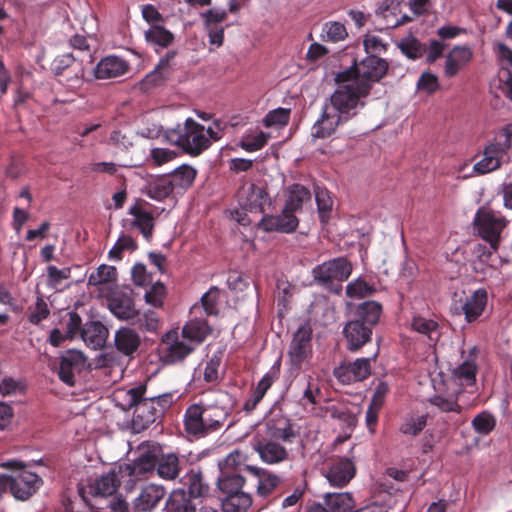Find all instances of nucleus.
Returning <instances> with one entry per match:
<instances>
[{
  "instance_id": "nucleus-44",
  "label": "nucleus",
  "mask_w": 512,
  "mask_h": 512,
  "mask_svg": "<svg viewBox=\"0 0 512 512\" xmlns=\"http://www.w3.org/2000/svg\"><path fill=\"white\" fill-rule=\"evenodd\" d=\"M196 175L197 171L193 167L182 165L175 169L169 176L175 189H187L194 183Z\"/></svg>"
},
{
  "instance_id": "nucleus-56",
  "label": "nucleus",
  "mask_w": 512,
  "mask_h": 512,
  "mask_svg": "<svg viewBox=\"0 0 512 512\" xmlns=\"http://www.w3.org/2000/svg\"><path fill=\"white\" fill-rule=\"evenodd\" d=\"M280 360L276 361L271 370L267 372L258 382L256 388L253 390L255 393L264 397L266 392L270 389L272 384L278 379L280 372Z\"/></svg>"
},
{
  "instance_id": "nucleus-30",
  "label": "nucleus",
  "mask_w": 512,
  "mask_h": 512,
  "mask_svg": "<svg viewBox=\"0 0 512 512\" xmlns=\"http://www.w3.org/2000/svg\"><path fill=\"white\" fill-rule=\"evenodd\" d=\"M114 341L116 349L126 356L136 352L141 343L140 336L128 327L117 330Z\"/></svg>"
},
{
  "instance_id": "nucleus-4",
  "label": "nucleus",
  "mask_w": 512,
  "mask_h": 512,
  "mask_svg": "<svg viewBox=\"0 0 512 512\" xmlns=\"http://www.w3.org/2000/svg\"><path fill=\"white\" fill-rule=\"evenodd\" d=\"M168 140L182 149L189 156L197 157L210 146V139L205 134V127L193 118H187L183 124L167 132Z\"/></svg>"
},
{
  "instance_id": "nucleus-11",
  "label": "nucleus",
  "mask_w": 512,
  "mask_h": 512,
  "mask_svg": "<svg viewBox=\"0 0 512 512\" xmlns=\"http://www.w3.org/2000/svg\"><path fill=\"white\" fill-rule=\"evenodd\" d=\"M51 70L55 76L63 77L60 82H65L71 88L82 85L84 67L72 53L57 56L51 63Z\"/></svg>"
},
{
  "instance_id": "nucleus-35",
  "label": "nucleus",
  "mask_w": 512,
  "mask_h": 512,
  "mask_svg": "<svg viewBox=\"0 0 512 512\" xmlns=\"http://www.w3.org/2000/svg\"><path fill=\"white\" fill-rule=\"evenodd\" d=\"M211 327L205 319H192L188 321L183 329V338L196 343H202L210 334Z\"/></svg>"
},
{
  "instance_id": "nucleus-60",
  "label": "nucleus",
  "mask_w": 512,
  "mask_h": 512,
  "mask_svg": "<svg viewBox=\"0 0 512 512\" xmlns=\"http://www.w3.org/2000/svg\"><path fill=\"white\" fill-rule=\"evenodd\" d=\"M269 134L260 131L257 135L248 137L240 142V147L247 152H255L262 149L268 142Z\"/></svg>"
},
{
  "instance_id": "nucleus-48",
  "label": "nucleus",
  "mask_w": 512,
  "mask_h": 512,
  "mask_svg": "<svg viewBox=\"0 0 512 512\" xmlns=\"http://www.w3.org/2000/svg\"><path fill=\"white\" fill-rule=\"evenodd\" d=\"M174 190L175 187L171 181V178L169 175H167L154 181V183L149 188L148 195L152 199L161 201L169 197Z\"/></svg>"
},
{
  "instance_id": "nucleus-15",
  "label": "nucleus",
  "mask_w": 512,
  "mask_h": 512,
  "mask_svg": "<svg viewBox=\"0 0 512 512\" xmlns=\"http://www.w3.org/2000/svg\"><path fill=\"white\" fill-rule=\"evenodd\" d=\"M203 413L202 403L189 405L184 413V430L188 435L197 439L204 438L213 433Z\"/></svg>"
},
{
  "instance_id": "nucleus-49",
  "label": "nucleus",
  "mask_w": 512,
  "mask_h": 512,
  "mask_svg": "<svg viewBox=\"0 0 512 512\" xmlns=\"http://www.w3.org/2000/svg\"><path fill=\"white\" fill-rule=\"evenodd\" d=\"M244 456L239 450L229 453L223 460L219 461L220 474H241Z\"/></svg>"
},
{
  "instance_id": "nucleus-10",
  "label": "nucleus",
  "mask_w": 512,
  "mask_h": 512,
  "mask_svg": "<svg viewBox=\"0 0 512 512\" xmlns=\"http://www.w3.org/2000/svg\"><path fill=\"white\" fill-rule=\"evenodd\" d=\"M487 302L488 294L483 288L477 289L471 295L456 292L453 295L450 310L454 315H464L467 323H473L484 313Z\"/></svg>"
},
{
  "instance_id": "nucleus-42",
  "label": "nucleus",
  "mask_w": 512,
  "mask_h": 512,
  "mask_svg": "<svg viewBox=\"0 0 512 512\" xmlns=\"http://www.w3.org/2000/svg\"><path fill=\"white\" fill-rule=\"evenodd\" d=\"M397 47L403 55L414 61L420 59L426 52V46L412 35L402 38L397 43Z\"/></svg>"
},
{
  "instance_id": "nucleus-26",
  "label": "nucleus",
  "mask_w": 512,
  "mask_h": 512,
  "mask_svg": "<svg viewBox=\"0 0 512 512\" xmlns=\"http://www.w3.org/2000/svg\"><path fill=\"white\" fill-rule=\"evenodd\" d=\"M110 311L119 319L129 320L138 315L134 301L129 293L116 292L108 300Z\"/></svg>"
},
{
  "instance_id": "nucleus-46",
  "label": "nucleus",
  "mask_w": 512,
  "mask_h": 512,
  "mask_svg": "<svg viewBox=\"0 0 512 512\" xmlns=\"http://www.w3.org/2000/svg\"><path fill=\"white\" fill-rule=\"evenodd\" d=\"M411 327L414 331L427 336L430 340L438 339L439 337V324L433 319H427L420 315L414 316Z\"/></svg>"
},
{
  "instance_id": "nucleus-31",
  "label": "nucleus",
  "mask_w": 512,
  "mask_h": 512,
  "mask_svg": "<svg viewBox=\"0 0 512 512\" xmlns=\"http://www.w3.org/2000/svg\"><path fill=\"white\" fill-rule=\"evenodd\" d=\"M311 200V192L308 188L301 184H292L287 189V199L284 207L286 212H296L302 210L304 203Z\"/></svg>"
},
{
  "instance_id": "nucleus-57",
  "label": "nucleus",
  "mask_w": 512,
  "mask_h": 512,
  "mask_svg": "<svg viewBox=\"0 0 512 512\" xmlns=\"http://www.w3.org/2000/svg\"><path fill=\"white\" fill-rule=\"evenodd\" d=\"M220 290L213 286L201 297V303L205 313L209 316H217L219 313L217 304L219 301Z\"/></svg>"
},
{
  "instance_id": "nucleus-45",
  "label": "nucleus",
  "mask_w": 512,
  "mask_h": 512,
  "mask_svg": "<svg viewBox=\"0 0 512 512\" xmlns=\"http://www.w3.org/2000/svg\"><path fill=\"white\" fill-rule=\"evenodd\" d=\"M428 416L426 414L419 416H406L403 418L399 431L408 436H418L427 425Z\"/></svg>"
},
{
  "instance_id": "nucleus-5",
  "label": "nucleus",
  "mask_w": 512,
  "mask_h": 512,
  "mask_svg": "<svg viewBox=\"0 0 512 512\" xmlns=\"http://www.w3.org/2000/svg\"><path fill=\"white\" fill-rule=\"evenodd\" d=\"M506 219L494 212L491 209L481 207L477 210L474 218V227L478 232V235L487 243H489V250L485 247L478 246V252L480 257L489 258L493 252H496L499 248L500 235L506 226Z\"/></svg>"
},
{
  "instance_id": "nucleus-3",
  "label": "nucleus",
  "mask_w": 512,
  "mask_h": 512,
  "mask_svg": "<svg viewBox=\"0 0 512 512\" xmlns=\"http://www.w3.org/2000/svg\"><path fill=\"white\" fill-rule=\"evenodd\" d=\"M337 89L329 98V106L343 115L344 119L350 120L356 115L358 107H364L365 102L363 98L367 97L369 93V86L365 83H357L356 80L337 81Z\"/></svg>"
},
{
  "instance_id": "nucleus-13",
  "label": "nucleus",
  "mask_w": 512,
  "mask_h": 512,
  "mask_svg": "<svg viewBox=\"0 0 512 512\" xmlns=\"http://www.w3.org/2000/svg\"><path fill=\"white\" fill-rule=\"evenodd\" d=\"M375 357L376 355L372 358H357L353 362L343 363L335 368L334 376L344 384L363 381L371 375V361Z\"/></svg>"
},
{
  "instance_id": "nucleus-36",
  "label": "nucleus",
  "mask_w": 512,
  "mask_h": 512,
  "mask_svg": "<svg viewBox=\"0 0 512 512\" xmlns=\"http://www.w3.org/2000/svg\"><path fill=\"white\" fill-rule=\"evenodd\" d=\"M191 499L185 489H174L166 501L165 509L167 512H196Z\"/></svg>"
},
{
  "instance_id": "nucleus-41",
  "label": "nucleus",
  "mask_w": 512,
  "mask_h": 512,
  "mask_svg": "<svg viewBox=\"0 0 512 512\" xmlns=\"http://www.w3.org/2000/svg\"><path fill=\"white\" fill-rule=\"evenodd\" d=\"M244 484L242 474H220L217 479V488L223 497L242 492Z\"/></svg>"
},
{
  "instance_id": "nucleus-28",
  "label": "nucleus",
  "mask_w": 512,
  "mask_h": 512,
  "mask_svg": "<svg viewBox=\"0 0 512 512\" xmlns=\"http://www.w3.org/2000/svg\"><path fill=\"white\" fill-rule=\"evenodd\" d=\"M505 153L503 145L496 142L490 143L484 150L483 158L475 164V170L478 173L485 174L498 169Z\"/></svg>"
},
{
  "instance_id": "nucleus-1",
  "label": "nucleus",
  "mask_w": 512,
  "mask_h": 512,
  "mask_svg": "<svg viewBox=\"0 0 512 512\" xmlns=\"http://www.w3.org/2000/svg\"><path fill=\"white\" fill-rule=\"evenodd\" d=\"M147 384L140 383L127 390H120L117 399H124L123 409L133 411V424L137 429L144 430L160 420L165 411L173 403V394L164 393L157 396H146Z\"/></svg>"
},
{
  "instance_id": "nucleus-52",
  "label": "nucleus",
  "mask_w": 512,
  "mask_h": 512,
  "mask_svg": "<svg viewBox=\"0 0 512 512\" xmlns=\"http://www.w3.org/2000/svg\"><path fill=\"white\" fill-rule=\"evenodd\" d=\"M474 431L481 435H488L496 427V418L488 411H482L472 420Z\"/></svg>"
},
{
  "instance_id": "nucleus-33",
  "label": "nucleus",
  "mask_w": 512,
  "mask_h": 512,
  "mask_svg": "<svg viewBox=\"0 0 512 512\" xmlns=\"http://www.w3.org/2000/svg\"><path fill=\"white\" fill-rule=\"evenodd\" d=\"M107 335V328L99 321L86 323L81 331L84 342L94 348L102 347L106 342Z\"/></svg>"
},
{
  "instance_id": "nucleus-62",
  "label": "nucleus",
  "mask_w": 512,
  "mask_h": 512,
  "mask_svg": "<svg viewBox=\"0 0 512 512\" xmlns=\"http://www.w3.org/2000/svg\"><path fill=\"white\" fill-rule=\"evenodd\" d=\"M165 294V286L161 282H157L148 291H146L145 300L148 304L158 308L163 305Z\"/></svg>"
},
{
  "instance_id": "nucleus-39",
  "label": "nucleus",
  "mask_w": 512,
  "mask_h": 512,
  "mask_svg": "<svg viewBox=\"0 0 512 512\" xmlns=\"http://www.w3.org/2000/svg\"><path fill=\"white\" fill-rule=\"evenodd\" d=\"M429 403L440 410V412L452 414L450 420L455 425H459L462 421L459 418H454V415H460L462 413V406L458 403L457 398L445 397L442 395H434L428 399Z\"/></svg>"
},
{
  "instance_id": "nucleus-47",
  "label": "nucleus",
  "mask_w": 512,
  "mask_h": 512,
  "mask_svg": "<svg viewBox=\"0 0 512 512\" xmlns=\"http://www.w3.org/2000/svg\"><path fill=\"white\" fill-rule=\"evenodd\" d=\"M315 200L317 204L318 214L320 221L326 223L330 217V212L333 206V200L329 191L326 188L315 187Z\"/></svg>"
},
{
  "instance_id": "nucleus-38",
  "label": "nucleus",
  "mask_w": 512,
  "mask_h": 512,
  "mask_svg": "<svg viewBox=\"0 0 512 512\" xmlns=\"http://www.w3.org/2000/svg\"><path fill=\"white\" fill-rule=\"evenodd\" d=\"M202 410L206 417L205 420L213 433L219 431L224 426L230 415L226 407L219 405L202 404Z\"/></svg>"
},
{
  "instance_id": "nucleus-29",
  "label": "nucleus",
  "mask_w": 512,
  "mask_h": 512,
  "mask_svg": "<svg viewBox=\"0 0 512 512\" xmlns=\"http://www.w3.org/2000/svg\"><path fill=\"white\" fill-rule=\"evenodd\" d=\"M129 214L134 217L132 226L139 229L146 240H150L154 230V216L151 212L144 210L139 203L129 209Z\"/></svg>"
},
{
  "instance_id": "nucleus-7",
  "label": "nucleus",
  "mask_w": 512,
  "mask_h": 512,
  "mask_svg": "<svg viewBox=\"0 0 512 512\" xmlns=\"http://www.w3.org/2000/svg\"><path fill=\"white\" fill-rule=\"evenodd\" d=\"M313 330L308 323L302 324L293 333L288 347L289 372L297 376L309 366L313 357Z\"/></svg>"
},
{
  "instance_id": "nucleus-12",
  "label": "nucleus",
  "mask_w": 512,
  "mask_h": 512,
  "mask_svg": "<svg viewBox=\"0 0 512 512\" xmlns=\"http://www.w3.org/2000/svg\"><path fill=\"white\" fill-rule=\"evenodd\" d=\"M237 201L242 209L252 213H265L272 205L266 190L254 183H245L239 188Z\"/></svg>"
},
{
  "instance_id": "nucleus-27",
  "label": "nucleus",
  "mask_w": 512,
  "mask_h": 512,
  "mask_svg": "<svg viewBox=\"0 0 512 512\" xmlns=\"http://www.w3.org/2000/svg\"><path fill=\"white\" fill-rule=\"evenodd\" d=\"M472 51L466 46H455L446 56L444 72L449 78L454 77L458 72L471 61Z\"/></svg>"
},
{
  "instance_id": "nucleus-8",
  "label": "nucleus",
  "mask_w": 512,
  "mask_h": 512,
  "mask_svg": "<svg viewBox=\"0 0 512 512\" xmlns=\"http://www.w3.org/2000/svg\"><path fill=\"white\" fill-rule=\"evenodd\" d=\"M138 456L131 463L119 465V472L128 476V488H133L138 480L155 470L161 448L150 442H143L138 447Z\"/></svg>"
},
{
  "instance_id": "nucleus-17",
  "label": "nucleus",
  "mask_w": 512,
  "mask_h": 512,
  "mask_svg": "<svg viewBox=\"0 0 512 512\" xmlns=\"http://www.w3.org/2000/svg\"><path fill=\"white\" fill-rule=\"evenodd\" d=\"M347 121L343 115L332 109L328 103H325L320 118L312 127L311 135L318 139L328 138L335 133L340 124Z\"/></svg>"
},
{
  "instance_id": "nucleus-55",
  "label": "nucleus",
  "mask_w": 512,
  "mask_h": 512,
  "mask_svg": "<svg viewBox=\"0 0 512 512\" xmlns=\"http://www.w3.org/2000/svg\"><path fill=\"white\" fill-rule=\"evenodd\" d=\"M290 113L291 110L288 108H276L266 114L263 119V123L266 127L285 126L289 122Z\"/></svg>"
},
{
  "instance_id": "nucleus-43",
  "label": "nucleus",
  "mask_w": 512,
  "mask_h": 512,
  "mask_svg": "<svg viewBox=\"0 0 512 512\" xmlns=\"http://www.w3.org/2000/svg\"><path fill=\"white\" fill-rule=\"evenodd\" d=\"M145 39L148 43L166 48L172 44L174 35L162 25L153 24L145 32Z\"/></svg>"
},
{
  "instance_id": "nucleus-14",
  "label": "nucleus",
  "mask_w": 512,
  "mask_h": 512,
  "mask_svg": "<svg viewBox=\"0 0 512 512\" xmlns=\"http://www.w3.org/2000/svg\"><path fill=\"white\" fill-rule=\"evenodd\" d=\"M42 483L36 473L22 470L14 477L10 476V492L16 499L26 501L37 492Z\"/></svg>"
},
{
  "instance_id": "nucleus-9",
  "label": "nucleus",
  "mask_w": 512,
  "mask_h": 512,
  "mask_svg": "<svg viewBox=\"0 0 512 512\" xmlns=\"http://www.w3.org/2000/svg\"><path fill=\"white\" fill-rule=\"evenodd\" d=\"M351 273L352 264L345 257L326 261L312 271L315 281L334 294L341 293L342 282L346 281Z\"/></svg>"
},
{
  "instance_id": "nucleus-58",
  "label": "nucleus",
  "mask_w": 512,
  "mask_h": 512,
  "mask_svg": "<svg viewBox=\"0 0 512 512\" xmlns=\"http://www.w3.org/2000/svg\"><path fill=\"white\" fill-rule=\"evenodd\" d=\"M374 292L375 288L362 279L350 282L346 287V294L350 298H363L372 295Z\"/></svg>"
},
{
  "instance_id": "nucleus-51",
  "label": "nucleus",
  "mask_w": 512,
  "mask_h": 512,
  "mask_svg": "<svg viewBox=\"0 0 512 512\" xmlns=\"http://www.w3.org/2000/svg\"><path fill=\"white\" fill-rule=\"evenodd\" d=\"M477 366L473 360H466L454 369L453 375L461 385H473L476 381Z\"/></svg>"
},
{
  "instance_id": "nucleus-18",
  "label": "nucleus",
  "mask_w": 512,
  "mask_h": 512,
  "mask_svg": "<svg viewBox=\"0 0 512 512\" xmlns=\"http://www.w3.org/2000/svg\"><path fill=\"white\" fill-rule=\"evenodd\" d=\"M298 225V218L292 212H286L285 207L279 215L264 214L259 222V227L266 232L292 233Z\"/></svg>"
},
{
  "instance_id": "nucleus-23",
  "label": "nucleus",
  "mask_w": 512,
  "mask_h": 512,
  "mask_svg": "<svg viewBox=\"0 0 512 512\" xmlns=\"http://www.w3.org/2000/svg\"><path fill=\"white\" fill-rule=\"evenodd\" d=\"M181 489H185L188 496L193 499L208 495L210 487L199 467H190L180 478Z\"/></svg>"
},
{
  "instance_id": "nucleus-37",
  "label": "nucleus",
  "mask_w": 512,
  "mask_h": 512,
  "mask_svg": "<svg viewBox=\"0 0 512 512\" xmlns=\"http://www.w3.org/2000/svg\"><path fill=\"white\" fill-rule=\"evenodd\" d=\"M325 505L329 512H353L355 503L350 493H327L324 495Z\"/></svg>"
},
{
  "instance_id": "nucleus-32",
  "label": "nucleus",
  "mask_w": 512,
  "mask_h": 512,
  "mask_svg": "<svg viewBox=\"0 0 512 512\" xmlns=\"http://www.w3.org/2000/svg\"><path fill=\"white\" fill-rule=\"evenodd\" d=\"M246 468L253 475L258 477L259 482L257 486V492L262 497L271 495L280 484L279 476L274 473L253 466H246Z\"/></svg>"
},
{
  "instance_id": "nucleus-63",
  "label": "nucleus",
  "mask_w": 512,
  "mask_h": 512,
  "mask_svg": "<svg viewBox=\"0 0 512 512\" xmlns=\"http://www.w3.org/2000/svg\"><path fill=\"white\" fill-rule=\"evenodd\" d=\"M177 157V153L168 148H153L150 151V160L155 166L164 165Z\"/></svg>"
},
{
  "instance_id": "nucleus-50",
  "label": "nucleus",
  "mask_w": 512,
  "mask_h": 512,
  "mask_svg": "<svg viewBox=\"0 0 512 512\" xmlns=\"http://www.w3.org/2000/svg\"><path fill=\"white\" fill-rule=\"evenodd\" d=\"M348 36L345 25L339 21H328L322 29V39L326 42L343 41Z\"/></svg>"
},
{
  "instance_id": "nucleus-40",
  "label": "nucleus",
  "mask_w": 512,
  "mask_h": 512,
  "mask_svg": "<svg viewBox=\"0 0 512 512\" xmlns=\"http://www.w3.org/2000/svg\"><path fill=\"white\" fill-rule=\"evenodd\" d=\"M252 505V497L244 491L221 498L223 512H246Z\"/></svg>"
},
{
  "instance_id": "nucleus-6",
  "label": "nucleus",
  "mask_w": 512,
  "mask_h": 512,
  "mask_svg": "<svg viewBox=\"0 0 512 512\" xmlns=\"http://www.w3.org/2000/svg\"><path fill=\"white\" fill-rule=\"evenodd\" d=\"M388 62L376 55H368L361 62L356 63L349 68L337 73V81L356 80L357 83H365L369 86V92L372 84L379 82L387 73Z\"/></svg>"
},
{
  "instance_id": "nucleus-16",
  "label": "nucleus",
  "mask_w": 512,
  "mask_h": 512,
  "mask_svg": "<svg viewBox=\"0 0 512 512\" xmlns=\"http://www.w3.org/2000/svg\"><path fill=\"white\" fill-rule=\"evenodd\" d=\"M355 474V463L347 457H341L330 464L325 476L331 486L343 488L354 478Z\"/></svg>"
},
{
  "instance_id": "nucleus-54",
  "label": "nucleus",
  "mask_w": 512,
  "mask_h": 512,
  "mask_svg": "<svg viewBox=\"0 0 512 512\" xmlns=\"http://www.w3.org/2000/svg\"><path fill=\"white\" fill-rule=\"evenodd\" d=\"M222 352L214 353L206 362L203 379L207 383H217L220 381L219 368L222 362Z\"/></svg>"
},
{
  "instance_id": "nucleus-22",
  "label": "nucleus",
  "mask_w": 512,
  "mask_h": 512,
  "mask_svg": "<svg viewBox=\"0 0 512 512\" xmlns=\"http://www.w3.org/2000/svg\"><path fill=\"white\" fill-rule=\"evenodd\" d=\"M130 65L125 59L109 55L103 57L94 68V77L98 80H106L123 76L128 72Z\"/></svg>"
},
{
  "instance_id": "nucleus-25",
  "label": "nucleus",
  "mask_w": 512,
  "mask_h": 512,
  "mask_svg": "<svg viewBox=\"0 0 512 512\" xmlns=\"http://www.w3.org/2000/svg\"><path fill=\"white\" fill-rule=\"evenodd\" d=\"M186 464L187 460L184 456L180 457L172 452L160 453L155 470L161 479L172 481L179 478L183 465Z\"/></svg>"
},
{
  "instance_id": "nucleus-19",
  "label": "nucleus",
  "mask_w": 512,
  "mask_h": 512,
  "mask_svg": "<svg viewBox=\"0 0 512 512\" xmlns=\"http://www.w3.org/2000/svg\"><path fill=\"white\" fill-rule=\"evenodd\" d=\"M127 479L128 476H123V474L119 472V466H117L97 479L91 487V492L96 496H111L122 484L124 489L130 492L133 488H128Z\"/></svg>"
},
{
  "instance_id": "nucleus-21",
  "label": "nucleus",
  "mask_w": 512,
  "mask_h": 512,
  "mask_svg": "<svg viewBox=\"0 0 512 512\" xmlns=\"http://www.w3.org/2000/svg\"><path fill=\"white\" fill-rule=\"evenodd\" d=\"M86 357L85 355L77 350H69L60 359V365L58 370L59 379L69 386H73L75 383L74 372H80L85 366Z\"/></svg>"
},
{
  "instance_id": "nucleus-34",
  "label": "nucleus",
  "mask_w": 512,
  "mask_h": 512,
  "mask_svg": "<svg viewBox=\"0 0 512 512\" xmlns=\"http://www.w3.org/2000/svg\"><path fill=\"white\" fill-rule=\"evenodd\" d=\"M176 51H168L162 57L155 69L147 74L143 80L145 85L156 86L162 83L170 75V62L175 58Z\"/></svg>"
},
{
  "instance_id": "nucleus-64",
  "label": "nucleus",
  "mask_w": 512,
  "mask_h": 512,
  "mask_svg": "<svg viewBox=\"0 0 512 512\" xmlns=\"http://www.w3.org/2000/svg\"><path fill=\"white\" fill-rule=\"evenodd\" d=\"M363 45L368 55H376L387 50V43L376 35H366Z\"/></svg>"
},
{
  "instance_id": "nucleus-53",
  "label": "nucleus",
  "mask_w": 512,
  "mask_h": 512,
  "mask_svg": "<svg viewBox=\"0 0 512 512\" xmlns=\"http://www.w3.org/2000/svg\"><path fill=\"white\" fill-rule=\"evenodd\" d=\"M117 278V271L114 266L101 265L98 269L91 273L88 278V284L97 286L115 281Z\"/></svg>"
},
{
  "instance_id": "nucleus-61",
  "label": "nucleus",
  "mask_w": 512,
  "mask_h": 512,
  "mask_svg": "<svg viewBox=\"0 0 512 512\" xmlns=\"http://www.w3.org/2000/svg\"><path fill=\"white\" fill-rule=\"evenodd\" d=\"M194 348L183 342L176 341L168 348L167 359L170 362H180L185 359Z\"/></svg>"
},
{
  "instance_id": "nucleus-20",
  "label": "nucleus",
  "mask_w": 512,
  "mask_h": 512,
  "mask_svg": "<svg viewBox=\"0 0 512 512\" xmlns=\"http://www.w3.org/2000/svg\"><path fill=\"white\" fill-rule=\"evenodd\" d=\"M166 491L163 486L148 484L140 490L139 494L132 500V507L135 512H151L164 498Z\"/></svg>"
},
{
  "instance_id": "nucleus-2",
  "label": "nucleus",
  "mask_w": 512,
  "mask_h": 512,
  "mask_svg": "<svg viewBox=\"0 0 512 512\" xmlns=\"http://www.w3.org/2000/svg\"><path fill=\"white\" fill-rule=\"evenodd\" d=\"M382 305L376 301H365L358 305L355 319L348 321L343 328L346 348L351 352L359 351L371 341L373 328L378 324Z\"/></svg>"
},
{
  "instance_id": "nucleus-24",
  "label": "nucleus",
  "mask_w": 512,
  "mask_h": 512,
  "mask_svg": "<svg viewBox=\"0 0 512 512\" xmlns=\"http://www.w3.org/2000/svg\"><path fill=\"white\" fill-rule=\"evenodd\" d=\"M254 450L266 464H278L289 459L287 449L273 439H261L254 444Z\"/></svg>"
},
{
  "instance_id": "nucleus-59",
  "label": "nucleus",
  "mask_w": 512,
  "mask_h": 512,
  "mask_svg": "<svg viewBox=\"0 0 512 512\" xmlns=\"http://www.w3.org/2000/svg\"><path fill=\"white\" fill-rule=\"evenodd\" d=\"M228 11L225 9L211 8L201 13L204 27H220L219 24L227 19Z\"/></svg>"
}]
</instances>
